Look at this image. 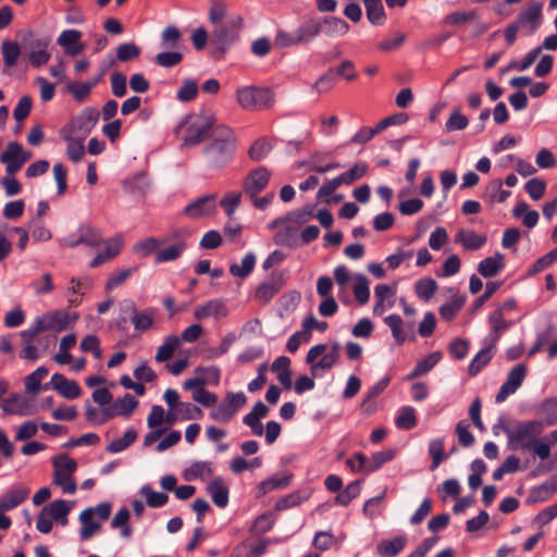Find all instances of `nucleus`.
<instances>
[{
    "instance_id": "1",
    "label": "nucleus",
    "mask_w": 557,
    "mask_h": 557,
    "mask_svg": "<svg viewBox=\"0 0 557 557\" xmlns=\"http://www.w3.org/2000/svg\"><path fill=\"white\" fill-rule=\"evenodd\" d=\"M75 321H77L76 313H71L65 310H57L38 318L35 320L32 327L20 332V334H32L38 336V334H42L45 332L61 333Z\"/></svg>"
},
{
    "instance_id": "2",
    "label": "nucleus",
    "mask_w": 557,
    "mask_h": 557,
    "mask_svg": "<svg viewBox=\"0 0 557 557\" xmlns=\"http://www.w3.org/2000/svg\"><path fill=\"white\" fill-rule=\"evenodd\" d=\"M53 476L51 483L61 488L64 494H73L77 491V484L73 474L77 470V462L66 454H60L51 460Z\"/></svg>"
},
{
    "instance_id": "3",
    "label": "nucleus",
    "mask_w": 557,
    "mask_h": 557,
    "mask_svg": "<svg viewBox=\"0 0 557 557\" xmlns=\"http://www.w3.org/2000/svg\"><path fill=\"white\" fill-rule=\"evenodd\" d=\"M227 8L225 3L220 0H214L213 4H211V9H209V21H211V24L214 26L213 39L216 42H224L233 38V35L242 27L240 17L224 24L223 18H225Z\"/></svg>"
},
{
    "instance_id": "4",
    "label": "nucleus",
    "mask_w": 557,
    "mask_h": 557,
    "mask_svg": "<svg viewBox=\"0 0 557 557\" xmlns=\"http://www.w3.org/2000/svg\"><path fill=\"white\" fill-rule=\"evenodd\" d=\"M64 141H66V153H69L72 162H78L84 156V138L88 135L86 123L82 119H74L70 121L69 125L64 126L63 132Z\"/></svg>"
},
{
    "instance_id": "5",
    "label": "nucleus",
    "mask_w": 557,
    "mask_h": 557,
    "mask_svg": "<svg viewBox=\"0 0 557 557\" xmlns=\"http://www.w3.org/2000/svg\"><path fill=\"white\" fill-rule=\"evenodd\" d=\"M214 115L206 112L190 114L183 141L188 146L200 144L209 136V132H214Z\"/></svg>"
},
{
    "instance_id": "6",
    "label": "nucleus",
    "mask_w": 557,
    "mask_h": 557,
    "mask_svg": "<svg viewBox=\"0 0 557 557\" xmlns=\"http://www.w3.org/2000/svg\"><path fill=\"white\" fill-rule=\"evenodd\" d=\"M237 102L245 110H261L273 103V95L270 89L245 87L237 90Z\"/></svg>"
},
{
    "instance_id": "7",
    "label": "nucleus",
    "mask_w": 557,
    "mask_h": 557,
    "mask_svg": "<svg viewBox=\"0 0 557 557\" xmlns=\"http://www.w3.org/2000/svg\"><path fill=\"white\" fill-rule=\"evenodd\" d=\"M213 140L209 144V152L213 154L214 161H220L221 159L228 156L234 148V135L233 131L224 125H219L214 128Z\"/></svg>"
},
{
    "instance_id": "8",
    "label": "nucleus",
    "mask_w": 557,
    "mask_h": 557,
    "mask_svg": "<svg viewBox=\"0 0 557 557\" xmlns=\"http://www.w3.org/2000/svg\"><path fill=\"white\" fill-rule=\"evenodd\" d=\"M30 159V152L23 150L18 143L7 144L5 151L1 152L0 161L5 164L7 174L13 176L21 166Z\"/></svg>"
},
{
    "instance_id": "9",
    "label": "nucleus",
    "mask_w": 557,
    "mask_h": 557,
    "mask_svg": "<svg viewBox=\"0 0 557 557\" xmlns=\"http://www.w3.org/2000/svg\"><path fill=\"white\" fill-rule=\"evenodd\" d=\"M245 404L246 396L244 394H227L226 397H224V400L220 401V405L216 406V409L213 411L214 421H230L234 413H236Z\"/></svg>"
},
{
    "instance_id": "10",
    "label": "nucleus",
    "mask_w": 557,
    "mask_h": 557,
    "mask_svg": "<svg viewBox=\"0 0 557 557\" xmlns=\"http://www.w3.org/2000/svg\"><path fill=\"white\" fill-rule=\"evenodd\" d=\"M269 181L270 172L263 166L257 168L246 175L245 183H243V189H245L246 196L255 197L267 188Z\"/></svg>"
},
{
    "instance_id": "11",
    "label": "nucleus",
    "mask_w": 557,
    "mask_h": 557,
    "mask_svg": "<svg viewBox=\"0 0 557 557\" xmlns=\"http://www.w3.org/2000/svg\"><path fill=\"white\" fill-rule=\"evenodd\" d=\"M523 376H525V368L522 364L516 366V368L511 369L508 374V380H506V383L503 384V387H500V391H498L497 403H502L509 396L510 394L515 393L518 387H520V384H522Z\"/></svg>"
},
{
    "instance_id": "12",
    "label": "nucleus",
    "mask_w": 557,
    "mask_h": 557,
    "mask_svg": "<svg viewBox=\"0 0 557 557\" xmlns=\"http://www.w3.org/2000/svg\"><path fill=\"white\" fill-rule=\"evenodd\" d=\"M543 13V4L535 1H530L524 9L521 10L517 16V26H529L534 30L539 23H541V14Z\"/></svg>"
},
{
    "instance_id": "13",
    "label": "nucleus",
    "mask_w": 557,
    "mask_h": 557,
    "mask_svg": "<svg viewBox=\"0 0 557 557\" xmlns=\"http://www.w3.org/2000/svg\"><path fill=\"white\" fill-rule=\"evenodd\" d=\"M67 513H70V505L67 502L59 499L46 505V507L38 512V517L51 518L55 520V523L65 525L67 523Z\"/></svg>"
},
{
    "instance_id": "14",
    "label": "nucleus",
    "mask_w": 557,
    "mask_h": 557,
    "mask_svg": "<svg viewBox=\"0 0 557 557\" xmlns=\"http://www.w3.org/2000/svg\"><path fill=\"white\" fill-rule=\"evenodd\" d=\"M282 286L283 275L281 273H274L271 280L258 286V289H256V299L261 304H267L281 290Z\"/></svg>"
},
{
    "instance_id": "15",
    "label": "nucleus",
    "mask_w": 557,
    "mask_h": 557,
    "mask_svg": "<svg viewBox=\"0 0 557 557\" xmlns=\"http://www.w3.org/2000/svg\"><path fill=\"white\" fill-rule=\"evenodd\" d=\"M78 40H81V33L76 29H67L59 36L57 44L63 47L69 55L76 57L83 52V44L78 42Z\"/></svg>"
},
{
    "instance_id": "16",
    "label": "nucleus",
    "mask_w": 557,
    "mask_h": 557,
    "mask_svg": "<svg viewBox=\"0 0 557 557\" xmlns=\"http://www.w3.org/2000/svg\"><path fill=\"white\" fill-rule=\"evenodd\" d=\"M28 491L25 487H14L7 491L0 498V512L10 511L25 502Z\"/></svg>"
},
{
    "instance_id": "17",
    "label": "nucleus",
    "mask_w": 557,
    "mask_h": 557,
    "mask_svg": "<svg viewBox=\"0 0 557 557\" xmlns=\"http://www.w3.org/2000/svg\"><path fill=\"white\" fill-rule=\"evenodd\" d=\"M226 315L227 309L219 300L208 301L195 310L196 320H205L207 318L222 319Z\"/></svg>"
},
{
    "instance_id": "18",
    "label": "nucleus",
    "mask_w": 557,
    "mask_h": 557,
    "mask_svg": "<svg viewBox=\"0 0 557 557\" xmlns=\"http://www.w3.org/2000/svg\"><path fill=\"white\" fill-rule=\"evenodd\" d=\"M51 385L59 394L67 399H75L81 395V389L75 381H69L61 374L51 376Z\"/></svg>"
},
{
    "instance_id": "19",
    "label": "nucleus",
    "mask_w": 557,
    "mask_h": 557,
    "mask_svg": "<svg viewBox=\"0 0 557 557\" xmlns=\"http://www.w3.org/2000/svg\"><path fill=\"white\" fill-rule=\"evenodd\" d=\"M214 212V197L213 196H205L196 202L185 207V214L189 215L191 219H197L199 216L209 215Z\"/></svg>"
},
{
    "instance_id": "20",
    "label": "nucleus",
    "mask_w": 557,
    "mask_h": 557,
    "mask_svg": "<svg viewBox=\"0 0 557 557\" xmlns=\"http://www.w3.org/2000/svg\"><path fill=\"white\" fill-rule=\"evenodd\" d=\"M36 335L20 333L22 339V350H20V359L35 362L39 358L41 349L34 344Z\"/></svg>"
},
{
    "instance_id": "21",
    "label": "nucleus",
    "mask_w": 557,
    "mask_h": 557,
    "mask_svg": "<svg viewBox=\"0 0 557 557\" xmlns=\"http://www.w3.org/2000/svg\"><path fill=\"white\" fill-rule=\"evenodd\" d=\"M456 243L467 250H474L485 244V236L471 231L459 230L458 233H456Z\"/></svg>"
},
{
    "instance_id": "22",
    "label": "nucleus",
    "mask_w": 557,
    "mask_h": 557,
    "mask_svg": "<svg viewBox=\"0 0 557 557\" xmlns=\"http://www.w3.org/2000/svg\"><path fill=\"white\" fill-rule=\"evenodd\" d=\"M504 268V256L502 253L488 257L479 264V273L484 277L495 276Z\"/></svg>"
},
{
    "instance_id": "23",
    "label": "nucleus",
    "mask_w": 557,
    "mask_h": 557,
    "mask_svg": "<svg viewBox=\"0 0 557 557\" xmlns=\"http://www.w3.org/2000/svg\"><path fill=\"white\" fill-rule=\"evenodd\" d=\"M178 347H181V339L178 337L166 336L163 345L159 346L158 352H156V362L163 363L169 361Z\"/></svg>"
},
{
    "instance_id": "24",
    "label": "nucleus",
    "mask_w": 557,
    "mask_h": 557,
    "mask_svg": "<svg viewBox=\"0 0 557 557\" xmlns=\"http://www.w3.org/2000/svg\"><path fill=\"white\" fill-rule=\"evenodd\" d=\"M541 433V423L529 422L516 431V441L521 444L537 443L535 437Z\"/></svg>"
},
{
    "instance_id": "25",
    "label": "nucleus",
    "mask_w": 557,
    "mask_h": 557,
    "mask_svg": "<svg viewBox=\"0 0 557 557\" xmlns=\"http://www.w3.org/2000/svg\"><path fill=\"white\" fill-rule=\"evenodd\" d=\"M465 306V296L454 295L450 301L441 306L440 317L446 322H450L459 313L460 309Z\"/></svg>"
},
{
    "instance_id": "26",
    "label": "nucleus",
    "mask_w": 557,
    "mask_h": 557,
    "mask_svg": "<svg viewBox=\"0 0 557 557\" xmlns=\"http://www.w3.org/2000/svg\"><path fill=\"white\" fill-rule=\"evenodd\" d=\"M209 495L213 499L214 505L224 508L227 505V486L222 480L214 479L208 486Z\"/></svg>"
},
{
    "instance_id": "27",
    "label": "nucleus",
    "mask_w": 557,
    "mask_h": 557,
    "mask_svg": "<svg viewBox=\"0 0 557 557\" xmlns=\"http://www.w3.org/2000/svg\"><path fill=\"white\" fill-rule=\"evenodd\" d=\"M407 540L404 536H397L392 540H385L379 544V554L382 557H395L399 552L404 549L405 542Z\"/></svg>"
},
{
    "instance_id": "28",
    "label": "nucleus",
    "mask_w": 557,
    "mask_h": 557,
    "mask_svg": "<svg viewBox=\"0 0 557 557\" xmlns=\"http://www.w3.org/2000/svg\"><path fill=\"white\" fill-rule=\"evenodd\" d=\"M47 376V369L45 367H39L37 370L33 371L32 374L26 376V392L29 395L38 394L41 388V381Z\"/></svg>"
},
{
    "instance_id": "29",
    "label": "nucleus",
    "mask_w": 557,
    "mask_h": 557,
    "mask_svg": "<svg viewBox=\"0 0 557 557\" xmlns=\"http://www.w3.org/2000/svg\"><path fill=\"white\" fill-rule=\"evenodd\" d=\"M367 174V165L363 163H356L352 169L346 171L344 174H341L336 178H333L332 182H338L345 185H351L357 180L363 177Z\"/></svg>"
},
{
    "instance_id": "30",
    "label": "nucleus",
    "mask_w": 557,
    "mask_h": 557,
    "mask_svg": "<svg viewBox=\"0 0 557 557\" xmlns=\"http://www.w3.org/2000/svg\"><path fill=\"white\" fill-rule=\"evenodd\" d=\"M79 521H82V539L88 540L90 536L101 529V523L96 521L95 518H90L89 511H82L79 513Z\"/></svg>"
},
{
    "instance_id": "31",
    "label": "nucleus",
    "mask_w": 557,
    "mask_h": 557,
    "mask_svg": "<svg viewBox=\"0 0 557 557\" xmlns=\"http://www.w3.org/2000/svg\"><path fill=\"white\" fill-rule=\"evenodd\" d=\"M1 53H3V63L7 67L14 66L20 58V46L12 40L1 42Z\"/></svg>"
},
{
    "instance_id": "32",
    "label": "nucleus",
    "mask_w": 557,
    "mask_h": 557,
    "mask_svg": "<svg viewBox=\"0 0 557 557\" xmlns=\"http://www.w3.org/2000/svg\"><path fill=\"white\" fill-rule=\"evenodd\" d=\"M94 87V82H70L66 85V90L72 94L76 101H83L90 96V90Z\"/></svg>"
},
{
    "instance_id": "33",
    "label": "nucleus",
    "mask_w": 557,
    "mask_h": 557,
    "mask_svg": "<svg viewBox=\"0 0 557 557\" xmlns=\"http://www.w3.org/2000/svg\"><path fill=\"white\" fill-rule=\"evenodd\" d=\"M132 323L133 327L139 332H146L152 326V313L140 312L134 306L132 307Z\"/></svg>"
},
{
    "instance_id": "34",
    "label": "nucleus",
    "mask_w": 557,
    "mask_h": 557,
    "mask_svg": "<svg viewBox=\"0 0 557 557\" xmlns=\"http://www.w3.org/2000/svg\"><path fill=\"white\" fill-rule=\"evenodd\" d=\"M140 495L145 497L146 505L150 508H161L168 503V496L164 493L152 491L150 486L140 488Z\"/></svg>"
},
{
    "instance_id": "35",
    "label": "nucleus",
    "mask_w": 557,
    "mask_h": 557,
    "mask_svg": "<svg viewBox=\"0 0 557 557\" xmlns=\"http://www.w3.org/2000/svg\"><path fill=\"white\" fill-rule=\"evenodd\" d=\"M338 359V346H333L332 351L327 352L326 355L321 357L320 361H313V363H308L311 366V373L313 375H317L318 370H327L331 369V367L334 366L336 360Z\"/></svg>"
},
{
    "instance_id": "36",
    "label": "nucleus",
    "mask_w": 557,
    "mask_h": 557,
    "mask_svg": "<svg viewBox=\"0 0 557 557\" xmlns=\"http://www.w3.org/2000/svg\"><path fill=\"white\" fill-rule=\"evenodd\" d=\"M136 440V431L134 429H127L126 433L122 435L121 438H116L109 443V446H107V450L116 454L124 449H126L128 446H131L134 441Z\"/></svg>"
},
{
    "instance_id": "37",
    "label": "nucleus",
    "mask_w": 557,
    "mask_h": 557,
    "mask_svg": "<svg viewBox=\"0 0 557 557\" xmlns=\"http://www.w3.org/2000/svg\"><path fill=\"white\" fill-rule=\"evenodd\" d=\"M136 407H138V400H136V398L131 394L124 395V397L109 406V408L117 409L120 412L124 413V417L126 418L133 413Z\"/></svg>"
},
{
    "instance_id": "38",
    "label": "nucleus",
    "mask_w": 557,
    "mask_h": 557,
    "mask_svg": "<svg viewBox=\"0 0 557 557\" xmlns=\"http://www.w3.org/2000/svg\"><path fill=\"white\" fill-rule=\"evenodd\" d=\"M253 255H246V257L243 258V262H240V264L230 265V273L239 278H245L249 273H251V270H253Z\"/></svg>"
},
{
    "instance_id": "39",
    "label": "nucleus",
    "mask_w": 557,
    "mask_h": 557,
    "mask_svg": "<svg viewBox=\"0 0 557 557\" xmlns=\"http://www.w3.org/2000/svg\"><path fill=\"white\" fill-rule=\"evenodd\" d=\"M307 40H309V38L305 36L295 35L294 33L287 30H280L276 34V45L282 48L298 45Z\"/></svg>"
},
{
    "instance_id": "40",
    "label": "nucleus",
    "mask_w": 557,
    "mask_h": 557,
    "mask_svg": "<svg viewBox=\"0 0 557 557\" xmlns=\"http://www.w3.org/2000/svg\"><path fill=\"white\" fill-rule=\"evenodd\" d=\"M440 359L441 354H430L429 357L422 359L421 361H419V363H417L416 370H413V372H411V375L409 376L416 377L428 373L431 369H433V367H435Z\"/></svg>"
},
{
    "instance_id": "41",
    "label": "nucleus",
    "mask_w": 557,
    "mask_h": 557,
    "mask_svg": "<svg viewBox=\"0 0 557 557\" xmlns=\"http://www.w3.org/2000/svg\"><path fill=\"white\" fill-rule=\"evenodd\" d=\"M436 292V283L432 278H422L416 284V293L419 298L430 300Z\"/></svg>"
},
{
    "instance_id": "42",
    "label": "nucleus",
    "mask_w": 557,
    "mask_h": 557,
    "mask_svg": "<svg viewBox=\"0 0 557 557\" xmlns=\"http://www.w3.org/2000/svg\"><path fill=\"white\" fill-rule=\"evenodd\" d=\"M363 3H366L367 18L372 24L380 23L383 20V4H381V0H363Z\"/></svg>"
},
{
    "instance_id": "43",
    "label": "nucleus",
    "mask_w": 557,
    "mask_h": 557,
    "mask_svg": "<svg viewBox=\"0 0 557 557\" xmlns=\"http://www.w3.org/2000/svg\"><path fill=\"white\" fill-rule=\"evenodd\" d=\"M417 425V416L411 407H404L400 416L396 417V428L409 430Z\"/></svg>"
},
{
    "instance_id": "44",
    "label": "nucleus",
    "mask_w": 557,
    "mask_h": 557,
    "mask_svg": "<svg viewBox=\"0 0 557 557\" xmlns=\"http://www.w3.org/2000/svg\"><path fill=\"white\" fill-rule=\"evenodd\" d=\"M352 293L359 305L367 304L368 297H370V292H368V281L366 276H356V284H354Z\"/></svg>"
},
{
    "instance_id": "45",
    "label": "nucleus",
    "mask_w": 557,
    "mask_h": 557,
    "mask_svg": "<svg viewBox=\"0 0 557 557\" xmlns=\"http://www.w3.org/2000/svg\"><path fill=\"white\" fill-rule=\"evenodd\" d=\"M111 525H113L114 529L122 530V536L128 537L131 536V527H128V511L126 508H122L114 515L113 521H111Z\"/></svg>"
},
{
    "instance_id": "46",
    "label": "nucleus",
    "mask_w": 557,
    "mask_h": 557,
    "mask_svg": "<svg viewBox=\"0 0 557 557\" xmlns=\"http://www.w3.org/2000/svg\"><path fill=\"white\" fill-rule=\"evenodd\" d=\"M519 446L523 449L531 450L535 456H537V458L546 460L549 456V447L554 445L544 442H525Z\"/></svg>"
},
{
    "instance_id": "47",
    "label": "nucleus",
    "mask_w": 557,
    "mask_h": 557,
    "mask_svg": "<svg viewBox=\"0 0 557 557\" xmlns=\"http://www.w3.org/2000/svg\"><path fill=\"white\" fill-rule=\"evenodd\" d=\"M272 513H261V516L253 520L252 528H250V531H252L253 534L262 535L270 531V529H272Z\"/></svg>"
},
{
    "instance_id": "48",
    "label": "nucleus",
    "mask_w": 557,
    "mask_h": 557,
    "mask_svg": "<svg viewBox=\"0 0 557 557\" xmlns=\"http://www.w3.org/2000/svg\"><path fill=\"white\" fill-rule=\"evenodd\" d=\"M184 249V243H176L172 246L166 247L163 250L158 251V255H156V260L158 262H168L170 260H175L178 258L181 252H183Z\"/></svg>"
},
{
    "instance_id": "49",
    "label": "nucleus",
    "mask_w": 557,
    "mask_h": 557,
    "mask_svg": "<svg viewBox=\"0 0 557 557\" xmlns=\"http://www.w3.org/2000/svg\"><path fill=\"white\" fill-rule=\"evenodd\" d=\"M140 55V48L134 44H123L116 49V59L121 62L132 61Z\"/></svg>"
},
{
    "instance_id": "50",
    "label": "nucleus",
    "mask_w": 557,
    "mask_h": 557,
    "mask_svg": "<svg viewBox=\"0 0 557 557\" xmlns=\"http://www.w3.org/2000/svg\"><path fill=\"white\" fill-rule=\"evenodd\" d=\"M183 61V54L181 52L172 51V52H162L156 55V62H158L161 67H171L175 66Z\"/></svg>"
},
{
    "instance_id": "51",
    "label": "nucleus",
    "mask_w": 557,
    "mask_h": 557,
    "mask_svg": "<svg viewBox=\"0 0 557 557\" xmlns=\"http://www.w3.org/2000/svg\"><path fill=\"white\" fill-rule=\"evenodd\" d=\"M30 108H33V101L28 96L20 98L18 104H16L13 112L14 120L22 123L30 113Z\"/></svg>"
},
{
    "instance_id": "52",
    "label": "nucleus",
    "mask_w": 557,
    "mask_h": 557,
    "mask_svg": "<svg viewBox=\"0 0 557 557\" xmlns=\"http://www.w3.org/2000/svg\"><path fill=\"white\" fill-rule=\"evenodd\" d=\"M524 189L529 193L530 198L534 200H540L544 196V190L546 189V184L541 178H532L524 185Z\"/></svg>"
},
{
    "instance_id": "53",
    "label": "nucleus",
    "mask_w": 557,
    "mask_h": 557,
    "mask_svg": "<svg viewBox=\"0 0 557 557\" xmlns=\"http://www.w3.org/2000/svg\"><path fill=\"white\" fill-rule=\"evenodd\" d=\"M321 26L322 25H320V21L309 20L308 22H306V24L300 26V28L293 32V34H295L299 37H305V38L310 39L312 37H315L320 33Z\"/></svg>"
},
{
    "instance_id": "54",
    "label": "nucleus",
    "mask_w": 557,
    "mask_h": 557,
    "mask_svg": "<svg viewBox=\"0 0 557 557\" xmlns=\"http://www.w3.org/2000/svg\"><path fill=\"white\" fill-rule=\"evenodd\" d=\"M83 352H91L96 359H101V350L99 349V339L96 335H87L79 344Z\"/></svg>"
},
{
    "instance_id": "55",
    "label": "nucleus",
    "mask_w": 557,
    "mask_h": 557,
    "mask_svg": "<svg viewBox=\"0 0 557 557\" xmlns=\"http://www.w3.org/2000/svg\"><path fill=\"white\" fill-rule=\"evenodd\" d=\"M475 18V13L473 12H453L449 15H446L445 23L449 26H460L465 25L468 22Z\"/></svg>"
},
{
    "instance_id": "56",
    "label": "nucleus",
    "mask_w": 557,
    "mask_h": 557,
    "mask_svg": "<svg viewBox=\"0 0 557 557\" xmlns=\"http://www.w3.org/2000/svg\"><path fill=\"white\" fill-rule=\"evenodd\" d=\"M165 412L161 406H151L150 414H148V419H146V424L150 429H158L162 424H164Z\"/></svg>"
},
{
    "instance_id": "57",
    "label": "nucleus",
    "mask_w": 557,
    "mask_h": 557,
    "mask_svg": "<svg viewBox=\"0 0 557 557\" xmlns=\"http://www.w3.org/2000/svg\"><path fill=\"white\" fill-rule=\"evenodd\" d=\"M268 151H270V144L264 139H258L252 144L250 150H248V157L255 161H259L267 156Z\"/></svg>"
},
{
    "instance_id": "58",
    "label": "nucleus",
    "mask_w": 557,
    "mask_h": 557,
    "mask_svg": "<svg viewBox=\"0 0 557 557\" xmlns=\"http://www.w3.org/2000/svg\"><path fill=\"white\" fill-rule=\"evenodd\" d=\"M178 40H181V30L175 26L164 28L163 34H161V41L166 48H174Z\"/></svg>"
},
{
    "instance_id": "59",
    "label": "nucleus",
    "mask_w": 557,
    "mask_h": 557,
    "mask_svg": "<svg viewBox=\"0 0 557 557\" xmlns=\"http://www.w3.org/2000/svg\"><path fill=\"white\" fill-rule=\"evenodd\" d=\"M197 96V84L195 81H185L183 87L177 91V99L182 101H191Z\"/></svg>"
},
{
    "instance_id": "60",
    "label": "nucleus",
    "mask_w": 557,
    "mask_h": 557,
    "mask_svg": "<svg viewBox=\"0 0 557 557\" xmlns=\"http://www.w3.org/2000/svg\"><path fill=\"white\" fill-rule=\"evenodd\" d=\"M111 88H113L114 96H125V91L127 90V81H125V75L119 72L111 74Z\"/></svg>"
},
{
    "instance_id": "61",
    "label": "nucleus",
    "mask_w": 557,
    "mask_h": 557,
    "mask_svg": "<svg viewBox=\"0 0 557 557\" xmlns=\"http://www.w3.org/2000/svg\"><path fill=\"white\" fill-rule=\"evenodd\" d=\"M385 324L389 326L391 332H393V336H395L396 342L404 343L405 335L404 331H401V318L397 315H389L385 318Z\"/></svg>"
},
{
    "instance_id": "62",
    "label": "nucleus",
    "mask_w": 557,
    "mask_h": 557,
    "mask_svg": "<svg viewBox=\"0 0 557 557\" xmlns=\"http://www.w3.org/2000/svg\"><path fill=\"white\" fill-rule=\"evenodd\" d=\"M467 125V117L460 114L459 111H454L448 121H446V129L448 131H462Z\"/></svg>"
},
{
    "instance_id": "63",
    "label": "nucleus",
    "mask_w": 557,
    "mask_h": 557,
    "mask_svg": "<svg viewBox=\"0 0 557 557\" xmlns=\"http://www.w3.org/2000/svg\"><path fill=\"white\" fill-rule=\"evenodd\" d=\"M260 460L253 459L252 461H247L243 457H235L232 460V471L233 473H242L243 471L251 470L253 467H259Z\"/></svg>"
},
{
    "instance_id": "64",
    "label": "nucleus",
    "mask_w": 557,
    "mask_h": 557,
    "mask_svg": "<svg viewBox=\"0 0 557 557\" xmlns=\"http://www.w3.org/2000/svg\"><path fill=\"white\" fill-rule=\"evenodd\" d=\"M221 236L220 233L215 231H210L202 236V240H200V247L205 249H215L220 247Z\"/></svg>"
}]
</instances>
